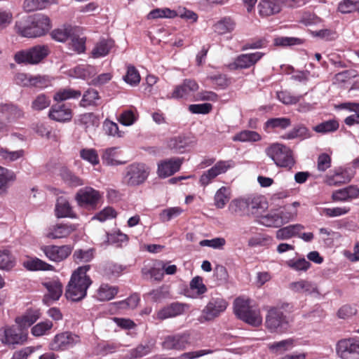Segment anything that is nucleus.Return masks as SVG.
<instances>
[{"label": "nucleus", "mask_w": 359, "mask_h": 359, "mask_svg": "<svg viewBox=\"0 0 359 359\" xmlns=\"http://www.w3.org/2000/svg\"><path fill=\"white\" fill-rule=\"evenodd\" d=\"M90 268V265H85L73 272L65 294L67 299L79 302L86 296L87 290L92 284L90 278L87 275Z\"/></svg>", "instance_id": "f257e3e1"}, {"label": "nucleus", "mask_w": 359, "mask_h": 359, "mask_svg": "<svg viewBox=\"0 0 359 359\" xmlns=\"http://www.w3.org/2000/svg\"><path fill=\"white\" fill-rule=\"evenodd\" d=\"M16 32L24 37L36 38L46 34L50 29V20L42 14H35L15 22Z\"/></svg>", "instance_id": "f03ea898"}, {"label": "nucleus", "mask_w": 359, "mask_h": 359, "mask_svg": "<svg viewBox=\"0 0 359 359\" xmlns=\"http://www.w3.org/2000/svg\"><path fill=\"white\" fill-rule=\"evenodd\" d=\"M234 313L238 318L253 326L262 324V318L257 306L252 304L250 299L238 297L233 302Z\"/></svg>", "instance_id": "7ed1b4c3"}, {"label": "nucleus", "mask_w": 359, "mask_h": 359, "mask_svg": "<svg viewBox=\"0 0 359 359\" xmlns=\"http://www.w3.org/2000/svg\"><path fill=\"white\" fill-rule=\"evenodd\" d=\"M265 153L278 167L290 169L295 163L292 151L283 144H271L266 148Z\"/></svg>", "instance_id": "20e7f679"}, {"label": "nucleus", "mask_w": 359, "mask_h": 359, "mask_svg": "<svg viewBox=\"0 0 359 359\" xmlns=\"http://www.w3.org/2000/svg\"><path fill=\"white\" fill-rule=\"evenodd\" d=\"M289 306V304H284L281 306L272 307L268 311L265 324L270 332L283 333L287 331L289 321L282 310Z\"/></svg>", "instance_id": "39448f33"}, {"label": "nucleus", "mask_w": 359, "mask_h": 359, "mask_svg": "<svg viewBox=\"0 0 359 359\" xmlns=\"http://www.w3.org/2000/svg\"><path fill=\"white\" fill-rule=\"evenodd\" d=\"M50 53L48 46L37 45L29 49L18 51L14 55V60L18 64L35 65L39 63Z\"/></svg>", "instance_id": "423d86ee"}, {"label": "nucleus", "mask_w": 359, "mask_h": 359, "mask_svg": "<svg viewBox=\"0 0 359 359\" xmlns=\"http://www.w3.org/2000/svg\"><path fill=\"white\" fill-rule=\"evenodd\" d=\"M27 339V332L19 326H6L0 328V341L4 345L14 348L23 344Z\"/></svg>", "instance_id": "0eeeda50"}, {"label": "nucleus", "mask_w": 359, "mask_h": 359, "mask_svg": "<svg viewBox=\"0 0 359 359\" xmlns=\"http://www.w3.org/2000/svg\"><path fill=\"white\" fill-rule=\"evenodd\" d=\"M149 174V168L144 163H133L125 170L124 181L129 186L142 184Z\"/></svg>", "instance_id": "6e6552de"}, {"label": "nucleus", "mask_w": 359, "mask_h": 359, "mask_svg": "<svg viewBox=\"0 0 359 359\" xmlns=\"http://www.w3.org/2000/svg\"><path fill=\"white\" fill-rule=\"evenodd\" d=\"M72 247L70 245H43L41 250L50 261L59 263L65 260L72 253Z\"/></svg>", "instance_id": "1a4fd4ad"}, {"label": "nucleus", "mask_w": 359, "mask_h": 359, "mask_svg": "<svg viewBox=\"0 0 359 359\" xmlns=\"http://www.w3.org/2000/svg\"><path fill=\"white\" fill-rule=\"evenodd\" d=\"M101 195L100 192L92 187H86L80 189L75 195V200L81 207H96Z\"/></svg>", "instance_id": "9d476101"}, {"label": "nucleus", "mask_w": 359, "mask_h": 359, "mask_svg": "<svg viewBox=\"0 0 359 359\" xmlns=\"http://www.w3.org/2000/svg\"><path fill=\"white\" fill-rule=\"evenodd\" d=\"M235 167V162L232 160L219 161L214 166L205 171L200 177V182L203 186H207L218 175L225 173L228 170Z\"/></svg>", "instance_id": "9b49d317"}, {"label": "nucleus", "mask_w": 359, "mask_h": 359, "mask_svg": "<svg viewBox=\"0 0 359 359\" xmlns=\"http://www.w3.org/2000/svg\"><path fill=\"white\" fill-rule=\"evenodd\" d=\"M80 341L79 337L70 332H65L55 336L50 344L53 351H63L73 347Z\"/></svg>", "instance_id": "f8f14e48"}, {"label": "nucleus", "mask_w": 359, "mask_h": 359, "mask_svg": "<svg viewBox=\"0 0 359 359\" xmlns=\"http://www.w3.org/2000/svg\"><path fill=\"white\" fill-rule=\"evenodd\" d=\"M189 344V334L182 333L166 336L162 343V346L167 350L183 351Z\"/></svg>", "instance_id": "ddd939ff"}, {"label": "nucleus", "mask_w": 359, "mask_h": 359, "mask_svg": "<svg viewBox=\"0 0 359 359\" xmlns=\"http://www.w3.org/2000/svg\"><path fill=\"white\" fill-rule=\"evenodd\" d=\"M228 303L222 297H212L203 310V318L211 320L224 312Z\"/></svg>", "instance_id": "4468645a"}, {"label": "nucleus", "mask_w": 359, "mask_h": 359, "mask_svg": "<svg viewBox=\"0 0 359 359\" xmlns=\"http://www.w3.org/2000/svg\"><path fill=\"white\" fill-rule=\"evenodd\" d=\"M182 161L183 158H171L161 161L158 163V175L161 178L172 175L180 170Z\"/></svg>", "instance_id": "2eb2a0df"}, {"label": "nucleus", "mask_w": 359, "mask_h": 359, "mask_svg": "<svg viewBox=\"0 0 359 359\" xmlns=\"http://www.w3.org/2000/svg\"><path fill=\"white\" fill-rule=\"evenodd\" d=\"M198 89V85L194 80L185 79L182 84L175 88L170 97L173 99H187Z\"/></svg>", "instance_id": "dca6fc26"}, {"label": "nucleus", "mask_w": 359, "mask_h": 359, "mask_svg": "<svg viewBox=\"0 0 359 359\" xmlns=\"http://www.w3.org/2000/svg\"><path fill=\"white\" fill-rule=\"evenodd\" d=\"M263 56V53L256 52L238 55L233 63L229 65L231 69H246L257 63Z\"/></svg>", "instance_id": "f3484780"}, {"label": "nucleus", "mask_w": 359, "mask_h": 359, "mask_svg": "<svg viewBox=\"0 0 359 359\" xmlns=\"http://www.w3.org/2000/svg\"><path fill=\"white\" fill-rule=\"evenodd\" d=\"M354 173L350 169H339L333 175H327L325 177V183L329 186H339L349 182Z\"/></svg>", "instance_id": "a211bd4d"}, {"label": "nucleus", "mask_w": 359, "mask_h": 359, "mask_svg": "<svg viewBox=\"0 0 359 359\" xmlns=\"http://www.w3.org/2000/svg\"><path fill=\"white\" fill-rule=\"evenodd\" d=\"M48 116L55 121H69L72 118V111L65 104H54L51 107Z\"/></svg>", "instance_id": "6ab92c4d"}, {"label": "nucleus", "mask_w": 359, "mask_h": 359, "mask_svg": "<svg viewBox=\"0 0 359 359\" xmlns=\"http://www.w3.org/2000/svg\"><path fill=\"white\" fill-rule=\"evenodd\" d=\"M337 352L341 357L347 353L359 355V339L350 338L339 341L337 344Z\"/></svg>", "instance_id": "aec40b11"}, {"label": "nucleus", "mask_w": 359, "mask_h": 359, "mask_svg": "<svg viewBox=\"0 0 359 359\" xmlns=\"http://www.w3.org/2000/svg\"><path fill=\"white\" fill-rule=\"evenodd\" d=\"M195 141L186 136H177L170 138L168 142V147L175 152L182 154L187 149L193 147Z\"/></svg>", "instance_id": "412c9836"}, {"label": "nucleus", "mask_w": 359, "mask_h": 359, "mask_svg": "<svg viewBox=\"0 0 359 359\" xmlns=\"http://www.w3.org/2000/svg\"><path fill=\"white\" fill-rule=\"evenodd\" d=\"M76 230L73 224H57L49 228L46 237L50 239H57L67 237Z\"/></svg>", "instance_id": "4be33fe9"}, {"label": "nucleus", "mask_w": 359, "mask_h": 359, "mask_svg": "<svg viewBox=\"0 0 359 359\" xmlns=\"http://www.w3.org/2000/svg\"><path fill=\"white\" fill-rule=\"evenodd\" d=\"M289 287L295 292L306 295L319 294L316 284L306 280L292 282L290 284Z\"/></svg>", "instance_id": "5701e85b"}, {"label": "nucleus", "mask_w": 359, "mask_h": 359, "mask_svg": "<svg viewBox=\"0 0 359 359\" xmlns=\"http://www.w3.org/2000/svg\"><path fill=\"white\" fill-rule=\"evenodd\" d=\"M280 0H262L259 4V13L262 16H270L280 11L283 5Z\"/></svg>", "instance_id": "b1692460"}, {"label": "nucleus", "mask_w": 359, "mask_h": 359, "mask_svg": "<svg viewBox=\"0 0 359 359\" xmlns=\"http://www.w3.org/2000/svg\"><path fill=\"white\" fill-rule=\"evenodd\" d=\"M184 304L179 302L172 303L158 311L157 318L163 320L181 315L184 311Z\"/></svg>", "instance_id": "393cba45"}, {"label": "nucleus", "mask_w": 359, "mask_h": 359, "mask_svg": "<svg viewBox=\"0 0 359 359\" xmlns=\"http://www.w3.org/2000/svg\"><path fill=\"white\" fill-rule=\"evenodd\" d=\"M304 229V226L300 224L289 225L278 229L276 236L278 240H287L299 235Z\"/></svg>", "instance_id": "a878e982"}, {"label": "nucleus", "mask_w": 359, "mask_h": 359, "mask_svg": "<svg viewBox=\"0 0 359 359\" xmlns=\"http://www.w3.org/2000/svg\"><path fill=\"white\" fill-rule=\"evenodd\" d=\"M229 210L231 214L235 215H249L246 196L232 200L229 205Z\"/></svg>", "instance_id": "bb28decb"}, {"label": "nucleus", "mask_w": 359, "mask_h": 359, "mask_svg": "<svg viewBox=\"0 0 359 359\" xmlns=\"http://www.w3.org/2000/svg\"><path fill=\"white\" fill-rule=\"evenodd\" d=\"M300 203L297 201L293 202L290 205H286L283 208V210L278 212L283 225L294 220L297 216V208L299 207Z\"/></svg>", "instance_id": "cd10ccee"}, {"label": "nucleus", "mask_w": 359, "mask_h": 359, "mask_svg": "<svg viewBox=\"0 0 359 359\" xmlns=\"http://www.w3.org/2000/svg\"><path fill=\"white\" fill-rule=\"evenodd\" d=\"M55 215L57 217L59 218L75 217V214L72 211V206L69 201L62 197H60L57 200L55 205Z\"/></svg>", "instance_id": "c85d7f7f"}, {"label": "nucleus", "mask_w": 359, "mask_h": 359, "mask_svg": "<svg viewBox=\"0 0 359 359\" xmlns=\"http://www.w3.org/2000/svg\"><path fill=\"white\" fill-rule=\"evenodd\" d=\"M16 179L13 171L0 166V194H6L9 184Z\"/></svg>", "instance_id": "c756f323"}, {"label": "nucleus", "mask_w": 359, "mask_h": 359, "mask_svg": "<svg viewBox=\"0 0 359 359\" xmlns=\"http://www.w3.org/2000/svg\"><path fill=\"white\" fill-rule=\"evenodd\" d=\"M81 96V92L71 88H64L58 90L53 96V100L57 102L68 100H77Z\"/></svg>", "instance_id": "7c9ffc66"}, {"label": "nucleus", "mask_w": 359, "mask_h": 359, "mask_svg": "<svg viewBox=\"0 0 359 359\" xmlns=\"http://www.w3.org/2000/svg\"><path fill=\"white\" fill-rule=\"evenodd\" d=\"M48 290L46 299H50L53 301L58 300L62 294V285L58 280H53L43 283Z\"/></svg>", "instance_id": "2f4dec72"}, {"label": "nucleus", "mask_w": 359, "mask_h": 359, "mask_svg": "<svg viewBox=\"0 0 359 359\" xmlns=\"http://www.w3.org/2000/svg\"><path fill=\"white\" fill-rule=\"evenodd\" d=\"M236 22L229 17H225L214 25V30L218 34L222 35L234 30Z\"/></svg>", "instance_id": "473e14b6"}, {"label": "nucleus", "mask_w": 359, "mask_h": 359, "mask_svg": "<svg viewBox=\"0 0 359 359\" xmlns=\"http://www.w3.org/2000/svg\"><path fill=\"white\" fill-rule=\"evenodd\" d=\"M39 316L40 313L38 310H29L23 316L16 318L15 322L22 328L28 327L34 324Z\"/></svg>", "instance_id": "72a5a7b5"}, {"label": "nucleus", "mask_w": 359, "mask_h": 359, "mask_svg": "<svg viewBox=\"0 0 359 359\" xmlns=\"http://www.w3.org/2000/svg\"><path fill=\"white\" fill-rule=\"evenodd\" d=\"M310 137V132L303 125H298L294 127L290 131L282 135L285 140H293L295 138L306 139Z\"/></svg>", "instance_id": "f704fd0d"}, {"label": "nucleus", "mask_w": 359, "mask_h": 359, "mask_svg": "<svg viewBox=\"0 0 359 359\" xmlns=\"http://www.w3.org/2000/svg\"><path fill=\"white\" fill-rule=\"evenodd\" d=\"M118 147H110L103 150L102 159L103 163L107 165H117L123 164V162L117 159Z\"/></svg>", "instance_id": "c9c22d12"}, {"label": "nucleus", "mask_w": 359, "mask_h": 359, "mask_svg": "<svg viewBox=\"0 0 359 359\" xmlns=\"http://www.w3.org/2000/svg\"><path fill=\"white\" fill-rule=\"evenodd\" d=\"M231 198V191L226 187L219 189L214 197L215 205L219 209L224 208Z\"/></svg>", "instance_id": "e433bc0d"}, {"label": "nucleus", "mask_w": 359, "mask_h": 359, "mask_svg": "<svg viewBox=\"0 0 359 359\" xmlns=\"http://www.w3.org/2000/svg\"><path fill=\"white\" fill-rule=\"evenodd\" d=\"M15 265V259L8 249L0 250V269L9 271Z\"/></svg>", "instance_id": "4c0bfd02"}, {"label": "nucleus", "mask_w": 359, "mask_h": 359, "mask_svg": "<svg viewBox=\"0 0 359 359\" xmlns=\"http://www.w3.org/2000/svg\"><path fill=\"white\" fill-rule=\"evenodd\" d=\"M248 205L249 214H257L259 209L266 208V202L262 197L258 196L250 195L246 196Z\"/></svg>", "instance_id": "58836bf2"}, {"label": "nucleus", "mask_w": 359, "mask_h": 359, "mask_svg": "<svg viewBox=\"0 0 359 359\" xmlns=\"http://www.w3.org/2000/svg\"><path fill=\"white\" fill-rule=\"evenodd\" d=\"M260 223L268 227L278 228L283 226L280 215L278 212L270 213L260 217Z\"/></svg>", "instance_id": "ea45409f"}, {"label": "nucleus", "mask_w": 359, "mask_h": 359, "mask_svg": "<svg viewBox=\"0 0 359 359\" xmlns=\"http://www.w3.org/2000/svg\"><path fill=\"white\" fill-rule=\"evenodd\" d=\"M114 46V41L111 39L101 40L93 48V55L94 57H103L107 55Z\"/></svg>", "instance_id": "a19ab883"}, {"label": "nucleus", "mask_w": 359, "mask_h": 359, "mask_svg": "<svg viewBox=\"0 0 359 359\" xmlns=\"http://www.w3.org/2000/svg\"><path fill=\"white\" fill-rule=\"evenodd\" d=\"M77 123L88 129L93 127H97L99 125V119L93 113H85L79 116Z\"/></svg>", "instance_id": "79ce46f5"}, {"label": "nucleus", "mask_w": 359, "mask_h": 359, "mask_svg": "<svg viewBox=\"0 0 359 359\" xmlns=\"http://www.w3.org/2000/svg\"><path fill=\"white\" fill-rule=\"evenodd\" d=\"M292 345L293 340L292 339H287L269 344V348L273 353L282 354L292 348Z\"/></svg>", "instance_id": "37998d69"}, {"label": "nucleus", "mask_w": 359, "mask_h": 359, "mask_svg": "<svg viewBox=\"0 0 359 359\" xmlns=\"http://www.w3.org/2000/svg\"><path fill=\"white\" fill-rule=\"evenodd\" d=\"M116 293V287L108 284H102L97 290V298L100 301H108L111 299Z\"/></svg>", "instance_id": "c03bdc74"}, {"label": "nucleus", "mask_w": 359, "mask_h": 359, "mask_svg": "<svg viewBox=\"0 0 359 359\" xmlns=\"http://www.w3.org/2000/svg\"><path fill=\"white\" fill-rule=\"evenodd\" d=\"M53 0H25L23 8L26 12H32L46 8Z\"/></svg>", "instance_id": "a18cd8bd"}, {"label": "nucleus", "mask_w": 359, "mask_h": 359, "mask_svg": "<svg viewBox=\"0 0 359 359\" xmlns=\"http://www.w3.org/2000/svg\"><path fill=\"white\" fill-rule=\"evenodd\" d=\"M60 176L63 181L69 186L79 187L83 184V182L81 178L67 168H62L60 170Z\"/></svg>", "instance_id": "49530a36"}, {"label": "nucleus", "mask_w": 359, "mask_h": 359, "mask_svg": "<svg viewBox=\"0 0 359 359\" xmlns=\"http://www.w3.org/2000/svg\"><path fill=\"white\" fill-rule=\"evenodd\" d=\"M73 34V27L71 25H65L62 28L55 29L52 32V38L55 40L64 42L72 36Z\"/></svg>", "instance_id": "de8ad7c7"}, {"label": "nucleus", "mask_w": 359, "mask_h": 359, "mask_svg": "<svg viewBox=\"0 0 359 359\" xmlns=\"http://www.w3.org/2000/svg\"><path fill=\"white\" fill-rule=\"evenodd\" d=\"M261 140V135L252 130H243L239 133L236 134L233 137V141L240 142H258Z\"/></svg>", "instance_id": "09e8293b"}, {"label": "nucleus", "mask_w": 359, "mask_h": 359, "mask_svg": "<svg viewBox=\"0 0 359 359\" xmlns=\"http://www.w3.org/2000/svg\"><path fill=\"white\" fill-rule=\"evenodd\" d=\"M25 267L30 271L43 270L52 271L53 266L38 258L27 261L25 263Z\"/></svg>", "instance_id": "8fccbe9b"}, {"label": "nucleus", "mask_w": 359, "mask_h": 359, "mask_svg": "<svg viewBox=\"0 0 359 359\" xmlns=\"http://www.w3.org/2000/svg\"><path fill=\"white\" fill-rule=\"evenodd\" d=\"M24 155L25 151L23 149L10 151L6 148L0 147V158L8 162L15 161L22 158Z\"/></svg>", "instance_id": "3c124183"}, {"label": "nucleus", "mask_w": 359, "mask_h": 359, "mask_svg": "<svg viewBox=\"0 0 359 359\" xmlns=\"http://www.w3.org/2000/svg\"><path fill=\"white\" fill-rule=\"evenodd\" d=\"M291 125V121L288 118H273L269 119L265 123L266 128H280L285 129Z\"/></svg>", "instance_id": "603ef678"}, {"label": "nucleus", "mask_w": 359, "mask_h": 359, "mask_svg": "<svg viewBox=\"0 0 359 359\" xmlns=\"http://www.w3.org/2000/svg\"><path fill=\"white\" fill-rule=\"evenodd\" d=\"M359 0H343L338 5V11L344 14L358 11Z\"/></svg>", "instance_id": "864d4df0"}, {"label": "nucleus", "mask_w": 359, "mask_h": 359, "mask_svg": "<svg viewBox=\"0 0 359 359\" xmlns=\"http://www.w3.org/2000/svg\"><path fill=\"white\" fill-rule=\"evenodd\" d=\"M183 210L180 207H172L163 210L159 214L162 222H166L180 215Z\"/></svg>", "instance_id": "5fc2aeb1"}, {"label": "nucleus", "mask_w": 359, "mask_h": 359, "mask_svg": "<svg viewBox=\"0 0 359 359\" xmlns=\"http://www.w3.org/2000/svg\"><path fill=\"white\" fill-rule=\"evenodd\" d=\"M94 257V250L92 248L88 250H76L73 254V258L77 263L88 262L93 259Z\"/></svg>", "instance_id": "6e6d98bb"}, {"label": "nucleus", "mask_w": 359, "mask_h": 359, "mask_svg": "<svg viewBox=\"0 0 359 359\" xmlns=\"http://www.w3.org/2000/svg\"><path fill=\"white\" fill-rule=\"evenodd\" d=\"M339 128V123L335 120H329L323 122L314 127V130L317 133H326L334 132Z\"/></svg>", "instance_id": "4d7b16f0"}, {"label": "nucleus", "mask_w": 359, "mask_h": 359, "mask_svg": "<svg viewBox=\"0 0 359 359\" xmlns=\"http://www.w3.org/2000/svg\"><path fill=\"white\" fill-rule=\"evenodd\" d=\"M99 99L98 92L94 89H89L83 95L80 102V106L86 107L95 104L96 100Z\"/></svg>", "instance_id": "13d9d810"}, {"label": "nucleus", "mask_w": 359, "mask_h": 359, "mask_svg": "<svg viewBox=\"0 0 359 359\" xmlns=\"http://www.w3.org/2000/svg\"><path fill=\"white\" fill-rule=\"evenodd\" d=\"M50 104V99L44 94H40L32 101V108L36 111L43 110Z\"/></svg>", "instance_id": "bf43d9fd"}, {"label": "nucleus", "mask_w": 359, "mask_h": 359, "mask_svg": "<svg viewBox=\"0 0 359 359\" xmlns=\"http://www.w3.org/2000/svg\"><path fill=\"white\" fill-rule=\"evenodd\" d=\"M123 79L127 83L135 86L140 83V76L134 66H128L126 74L123 76Z\"/></svg>", "instance_id": "052dcab7"}, {"label": "nucleus", "mask_w": 359, "mask_h": 359, "mask_svg": "<svg viewBox=\"0 0 359 359\" xmlns=\"http://www.w3.org/2000/svg\"><path fill=\"white\" fill-rule=\"evenodd\" d=\"M302 43V39L297 37L280 36L274 39V45L277 46L300 45Z\"/></svg>", "instance_id": "680f3d73"}, {"label": "nucleus", "mask_w": 359, "mask_h": 359, "mask_svg": "<svg viewBox=\"0 0 359 359\" xmlns=\"http://www.w3.org/2000/svg\"><path fill=\"white\" fill-rule=\"evenodd\" d=\"M71 41L69 46L75 52L78 53H83L86 50V39L83 37H79L74 34H72L70 37Z\"/></svg>", "instance_id": "e2e57ef3"}, {"label": "nucleus", "mask_w": 359, "mask_h": 359, "mask_svg": "<svg viewBox=\"0 0 359 359\" xmlns=\"http://www.w3.org/2000/svg\"><path fill=\"white\" fill-rule=\"evenodd\" d=\"M80 156L83 160L88 161L93 165H96L99 163L98 155L97 151L93 149H81Z\"/></svg>", "instance_id": "0e129e2a"}, {"label": "nucleus", "mask_w": 359, "mask_h": 359, "mask_svg": "<svg viewBox=\"0 0 359 359\" xmlns=\"http://www.w3.org/2000/svg\"><path fill=\"white\" fill-rule=\"evenodd\" d=\"M52 327H53V323L50 320L41 322V323L36 324V325H34L32 328V333L33 335L36 336V337L42 336L44 334H46V332L48 330L51 329Z\"/></svg>", "instance_id": "69168bd1"}, {"label": "nucleus", "mask_w": 359, "mask_h": 359, "mask_svg": "<svg viewBox=\"0 0 359 359\" xmlns=\"http://www.w3.org/2000/svg\"><path fill=\"white\" fill-rule=\"evenodd\" d=\"M287 265L294 270L306 271L310 268L311 263L304 258H301L297 260H289Z\"/></svg>", "instance_id": "338daca9"}, {"label": "nucleus", "mask_w": 359, "mask_h": 359, "mask_svg": "<svg viewBox=\"0 0 359 359\" xmlns=\"http://www.w3.org/2000/svg\"><path fill=\"white\" fill-rule=\"evenodd\" d=\"M136 120L137 116L132 110L124 111L118 118V121L126 126L133 125Z\"/></svg>", "instance_id": "774afa93"}]
</instances>
